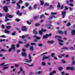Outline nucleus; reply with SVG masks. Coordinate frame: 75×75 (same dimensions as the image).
<instances>
[{
	"mask_svg": "<svg viewBox=\"0 0 75 75\" xmlns=\"http://www.w3.org/2000/svg\"><path fill=\"white\" fill-rule=\"evenodd\" d=\"M30 50H31V51H34V47H33V46H31L30 48Z\"/></svg>",
	"mask_w": 75,
	"mask_h": 75,
	"instance_id": "19",
	"label": "nucleus"
},
{
	"mask_svg": "<svg viewBox=\"0 0 75 75\" xmlns=\"http://www.w3.org/2000/svg\"><path fill=\"white\" fill-rule=\"evenodd\" d=\"M29 46H30V45L28 44L25 45V47L26 48H27V47H29Z\"/></svg>",
	"mask_w": 75,
	"mask_h": 75,
	"instance_id": "37",
	"label": "nucleus"
},
{
	"mask_svg": "<svg viewBox=\"0 0 75 75\" xmlns=\"http://www.w3.org/2000/svg\"><path fill=\"white\" fill-rule=\"evenodd\" d=\"M42 65H43V66H45V65H46V64L45 63V62H42Z\"/></svg>",
	"mask_w": 75,
	"mask_h": 75,
	"instance_id": "32",
	"label": "nucleus"
},
{
	"mask_svg": "<svg viewBox=\"0 0 75 75\" xmlns=\"http://www.w3.org/2000/svg\"><path fill=\"white\" fill-rule=\"evenodd\" d=\"M51 26H52V25H50V24L49 25H48V29H50V28H51Z\"/></svg>",
	"mask_w": 75,
	"mask_h": 75,
	"instance_id": "40",
	"label": "nucleus"
},
{
	"mask_svg": "<svg viewBox=\"0 0 75 75\" xmlns=\"http://www.w3.org/2000/svg\"><path fill=\"white\" fill-rule=\"evenodd\" d=\"M6 28L7 30H9V29L11 28V27L10 26H7L6 27Z\"/></svg>",
	"mask_w": 75,
	"mask_h": 75,
	"instance_id": "24",
	"label": "nucleus"
},
{
	"mask_svg": "<svg viewBox=\"0 0 75 75\" xmlns=\"http://www.w3.org/2000/svg\"><path fill=\"white\" fill-rule=\"evenodd\" d=\"M62 63H65V61H64V60H62Z\"/></svg>",
	"mask_w": 75,
	"mask_h": 75,
	"instance_id": "63",
	"label": "nucleus"
},
{
	"mask_svg": "<svg viewBox=\"0 0 75 75\" xmlns=\"http://www.w3.org/2000/svg\"><path fill=\"white\" fill-rule=\"evenodd\" d=\"M48 35H47V34H46L45 35H44L43 36V38L44 39H45V38H48Z\"/></svg>",
	"mask_w": 75,
	"mask_h": 75,
	"instance_id": "15",
	"label": "nucleus"
},
{
	"mask_svg": "<svg viewBox=\"0 0 75 75\" xmlns=\"http://www.w3.org/2000/svg\"><path fill=\"white\" fill-rule=\"evenodd\" d=\"M21 55H22V56H23L25 57H27V54L24 52H23L22 53Z\"/></svg>",
	"mask_w": 75,
	"mask_h": 75,
	"instance_id": "11",
	"label": "nucleus"
},
{
	"mask_svg": "<svg viewBox=\"0 0 75 75\" xmlns=\"http://www.w3.org/2000/svg\"><path fill=\"white\" fill-rule=\"evenodd\" d=\"M58 32L59 34H61V35H62L63 34V32L61 30H58Z\"/></svg>",
	"mask_w": 75,
	"mask_h": 75,
	"instance_id": "14",
	"label": "nucleus"
},
{
	"mask_svg": "<svg viewBox=\"0 0 75 75\" xmlns=\"http://www.w3.org/2000/svg\"><path fill=\"white\" fill-rule=\"evenodd\" d=\"M42 72V71H38V72H36L35 74H37V75H38V74H41Z\"/></svg>",
	"mask_w": 75,
	"mask_h": 75,
	"instance_id": "28",
	"label": "nucleus"
},
{
	"mask_svg": "<svg viewBox=\"0 0 75 75\" xmlns=\"http://www.w3.org/2000/svg\"><path fill=\"white\" fill-rule=\"evenodd\" d=\"M20 71L22 72L23 74H24V75H25V71H24L23 70V68H22L21 67L20 68Z\"/></svg>",
	"mask_w": 75,
	"mask_h": 75,
	"instance_id": "9",
	"label": "nucleus"
},
{
	"mask_svg": "<svg viewBox=\"0 0 75 75\" xmlns=\"http://www.w3.org/2000/svg\"><path fill=\"white\" fill-rule=\"evenodd\" d=\"M3 10L5 11V12H7L8 11V7L6 6H5L3 7Z\"/></svg>",
	"mask_w": 75,
	"mask_h": 75,
	"instance_id": "5",
	"label": "nucleus"
},
{
	"mask_svg": "<svg viewBox=\"0 0 75 75\" xmlns=\"http://www.w3.org/2000/svg\"><path fill=\"white\" fill-rule=\"evenodd\" d=\"M66 69L67 70H69V69H70L71 71H73V70H74V68L73 67H68L66 68Z\"/></svg>",
	"mask_w": 75,
	"mask_h": 75,
	"instance_id": "6",
	"label": "nucleus"
},
{
	"mask_svg": "<svg viewBox=\"0 0 75 75\" xmlns=\"http://www.w3.org/2000/svg\"><path fill=\"white\" fill-rule=\"evenodd\" d=\"M24 64H25L26 65H28V67H31L32 66H33L34 65V63H33V64L31 65H29V64H28L26 63H24Z\"/></svg>",
	"mask_w": 75,
	"mask_h": 75,
	"instance_id": "26",
	"label": "nucleus"
},
{
	"mask_svg": "<svg viewBox=\"0 0 75 75\" xmlns=\"http://www.w3.org/2000/svg\"><path fill=\"white\" fill-rule=\"evenodd\" d=\"M51 14L52 15H56L57 14V13L52 12L51 13Z\"/></svg>",
	"mask_w": 75,
	"mask_h": 75,
	"instance_id": "45",
	"label": "nucleus"
},
{
	"mask_svg": "<svg viewBox=\"0 0 75 75\" xmlns=\"http://www.w3.org/2000/svg\"><path fill=\"white\" fill-rule=\"evenodd\" d=\"M21 30H22L23 31H28L27 28L25 26H22Z\"/></svg>",
	"mask_w": 75,
	"mask_h": 75,
	"instance_id": "4",
	"label": "nucleus"
},
{
	"mask_svg": "<svg viewBox=\"0 0 75 75\" xmlns=\"http://www.w3.org/2000/svg\"><path fill=\"white\" fill-rule=\"evenodd\" d=\"M19 13V11H18L16 12V14H17V15H18V14Z\"/></svg>",
	"mask_w": 75,
	"mask_h": 75,
	"instance_id": "58",
	"label": "nucleus"
},
{
	"mask_svg": "<svg viewBox=\"0 0 75 75\" xmlns=\"http://www.w3.org/2000/svg\"><path fill=\"white\" fill-rule=\"evenodd\" d=\"M31 45H36V44H35V43H31Z\"/></svg>",
	"mask_w": 75,
	"mask_h": 75,
	"instance_id": "44",
	"label": "nucleus"
},
{
	"mask_svg": "<svg viewBox=\"0 0 75 75\" xmlns=\"http://www.w3.org/2000/svg\"><path fill=\"white\" fill-rule=\"evenodd\" d=\"M19 15V16H21V15H22V14H23V13H19V14H18Z\"/></svg>",
	"mask_w": 75,
	"mask_h": 75,
	"instance_id": "64",
	"label": "nucleus"
},
{
	"mask_svg": "<svg viewBox=\"0 0 75 75\" xmlns=\"http://www.w3.org/2000/svg\"><path fill=\"white\" fill-rule=\"evenodd\" d=\"M41 30L43 32H46V31H47L45 29H43L42 28L41 29Z\"/></svg>",
	"mask_w": 75,
	"mask_h": 75,
	"instance_id": "38",
	"label": "nucleus"
},
{
	"mask_svg": "<svg viewBox=\"0 0 75 75\" xmlns=\"http://www.w3.org/2000/svg\"><path fill=\"white\" fill-rule=\"evenodd\" d=\"M71 36H73L74 35H75V30H72L71 32Z\"/></svg>",
	"mask_w": 75,
	"mask_h": 75,
	"instance_id": "12",
	"label": "nucleus"
},
{
	"mask_svg": "<svg viewBox=\"0 0 75 75\" xmlns=\"http://www.w3.org/2000/svg\"><path fill=\"white\" fill-rule=\"evenodd\" d=\"M37 30H33V33L34 34H35V35H36V34H37Z\"/></svg>",
	"mask_w": 75,
	"mask_h": 75,
	"instance_id": "21",
	"label": "nucleus"
},
{
	"mask_svg": "<svg viewBox=\"0 0 75 75\" xmlns=\"http://www.w3.org/2000/svg\"><path fill=\"white\" fill-rule=\"evenodd\" d=\"M66 15V12L65 11H63L62 12V18H64L65 17V16Z\"/></svg>",
	"mask_w": 75,
	"mask_h": 75,
	"instance_id": "7",
	"label": "nucleus"
},
{
	"mask_svg": "<svg viewBox=\"0 0 75 75\" xmlns=\"http://www.w3.org/2000/svg\"><path fill=\"white\" fill-rule=\"evenodd\" d=\"M0 37H2V38H5V37H6V36H5L4 35H2L1 36H0Z\"/></svg>",
	"mask_w": 75,
	"mask_h": 75,
	"instance_id": "59",
	"label": "nucleus"
},
{
	"mask_svg": "<svg viewBox=\"0 0 75 75\" xmlns=\"http://www.w3.org/2000/svg\"><path fill=\"white\" fill-rule=\"evenodd\" d=\"M4 31L5 33H7V34H9L10 33V31L7 30H4Z\"/></svg>",
	"mask_w": 75,
	"mask_h": 75,
	"instance_id": "25",
	"label": "nucleus"
},
{
	"mask_svg": "<svg viewBox=\"0 0 75 75\" xmlns=\"http://www.w3.org/2000/svg\"><path fill=\"white\" fill-rule=\"evenodd\" d=\"M16 34V32H14L12 34V35H14Z\"/></svg>",
	"mask_w": 75,
	"mask_h": 75,
	"instance_id": "39",
	"label": "nucleus"
},
{
	"mask_svg": "<svg viewBox=\"0 0 75 75\" xmlns=\"http://www.w3.org/2000/svg\"><path fill=\"white\" fill-rule=\"evenodd\" d=\"M16 21H21V20L18 18H17L16 19Z\"/></svg>",
	"mask_w": 75,
	"mask_h": 75,
	"instance_id": "43",
	"label": "nucleus"
},
{
	"mask_svg": "<svg viewBox=\"0 0 75 75\" xmlns=\"http://www.w3.org/2000/svg\"><path fill=\"white\" fill-rule=\"evenodd\" d=\"M26 22L27 24H29V25L31 24V23L30 22H29L28 21H27Z\"/></svg>",
	"mask_w": 75,
	"mask_h": 75,
	"instance_id": "53",
	"label": "nucleus"
},
{
	"mask_svg": "<svg viewBox=\"0 0 75 75\" xmlns=\"http://www.w3.org/2000/svg\"><path fill=\"white\" fill-rule=\"evenodd\" d=\"M48 59V57L47 56H46V57H43L42 58V59L43 60H44V59Z\"/></svg>",
	"mask_w": 75,
	"mask_h": 75,
	"instance_id": "22",
	"label": "nucleus"
},
{
	"mask_svg": "<svg viewBox=\"0 0 75 75\" xmlns=\"http://www.w3.org/2000/svg\"><path fill=\"white\" fill-rule=\"evenodd\" d=\"M53 8H54L53 7V6L51 5L50 6V7L47 8V9H53Z\"/></svg>",
	"mask_w": 75,
	"mask_h": 75,
	"instance_id": "16",
	"label": "nucleus"
},
{
	"mask_svg": "<svg viewBox=\"0 0 75 75\" xmlns=\"http://www.w3.org/2000/svg\"><path fill=\"white\" fill-rule=\"evenodd\" d=\"M44 6H49V4L47 3H45Z\"/></svg>",
	"mask_w": 75,
	"mask_h": 75,
	"instance_id": "35",
	"label": "nucleus"
},
{
	"mask_svg": "<svg viewBox=\"0 0 75 75\" xmlns=\"http://www.w3.org/2000/svg\"><path fill=\"white\" fill-rule=\"evenodd\" d=\"M38 46H39V47H42V44L39 43L38 45Z\"/></svg>",
	"mask_w": 75,
	"mask_h": 75,
	"instance_id": "48",
	"label": "nucleus"
},
{
	"mask_svg": "<svg viewBox=\"0 0 75 75\" xmlns=\"http://www.w3.org/2000/svg\"><path fill=\"white\" fill-rule=\"evenodd\" d=\"M65 9H64V11H65V10H68V8L67 7V6H65Z\"/></svg>",
	"mask_w": 75,
	"mask_h": 75,
	"instance_id": "52",
	"label": "nucleus"
},
{
	"mask_svg": "<svg viewBox=\"0 0 75 75\" xmlns=\"http://www.w3.org/2000/svg\"><path fill=\"white\" fill-rule=\"evenodd\" d=\"M38 18V16H36L34 17L33 19L34 20H37Z\"/></svg>",
	"mask_w": 75,
	"mask_h": 75,
	"instance_id": "27",
	"label": "nucleus"
},
{
	"mask_svg": "<svg viewBox=\"0 0 75 75\" xmlns=\"http://www.w3.org/2000/svg\"><path fill=\"white\" fill-rule=\"evenodd\" d=\"M69 25H71V23L69 22H68L67 24V26H69Z\"/></svg>",
	"mask_w": 75,
	"mask_h": 75,
	"instance_id": "41",
	"label": "nucleus"
},
{
	"mask_svg": "<svg viewBox=\"0 0 75 75\" xmlns=\"http://www.w3.org/2000/svg\"><path fill=\"white\" fill-rule=\"evenodd\" d=\"M54 55H55V54L53 53H52L51 54V55L52 57H54Z\"/></svg>",
	"mask_w": 75,
	"mask_h": 75,
	"instance_id": "54",
	"label": "nucleus"
},
{
	"mask_svg": "<svg viewBox=\"0 0 75 75\" xmlns=\"http://www.w3.org/2000/svg\"><path fill=\"white\" fill-rule=\"evenodd\" d=\"M35 25V27H39V26H40V24L39 23H37Z\"/></svg>",
	"mask_w": 75,
	"mask_h": 75,
	"instance_id": "20",
	"label": "nucleus"
},
{
	"mask_svg": "<svg viewBox=\"0 0 75 75\" xmlns=\"http://www.w3.org/2000/svg\"><path fill=\"white\" fill-rule=\"evenodd\" d=\"M52 72L53 74H56V71L54 70Z\"/></svg>",
	"mask_w": 75,
	"mask_h": 75,
	"instance_id": "57",
	"label": "nucleus"
},
{
	"mask_svg": "<svg viewBox=\"0 0 75 75\" xmlns=\"http://www.w3.org/2000/svg\"><path fill=\"white\" fill-rule=\"evenodd\" d=\"M55 16H50V18H49V20H51L52 19V18H55Z\"/></svg>",
	"mask_w": 75,
	"mask_h": 75,
	"instance_id": "18",
	"label": "nucleus"
},
{
	"mask_svg": "<svg viewBox=\"0 0 75 75\" xmlns=\"http://www.w3.org/2000/svg\"><path fill=\"white\" fill-rule=\"evenodd\" d=\"M61 7V5H60V3H58V4L57 5V8H59Z\"/></svg>",
	"mask_w": 75,
	"mask_h": 75,
	"instance_id": "30",
	"label": "nucleus"
},
{
	"mask_svg": "<svg viewBox=\"0 0 75 75\" xmlns=\"http://www.w3.org/2000/svg\"><path fill=\"white\" fill-rule=\"evenodd\" d=\"M16 4H17L19 9H20V8H21V6H20V4H19V3H18L17 2L16 3Z\"/></svg>",
	"mask_w": 75,
	"mask_h": 75,
	"instance_id": "17",
	"label": "nucleus"
},
{
	"mask_svg": "<svg viewBox=\"0 0 75 75\" xmlns=\"http://www.w3.org/2000/svg\"><path fill=\"white\" fill-rule=\"evenodd\" d=\"M40 4L41 6H42V5H43L44 3V1H40Z\"/></svg>",
	"mask_w": 75,
	"mask_h": 75,
	"instance_id": "29",
	"label": "nucleus"
},
{
	"mask_svg": "<svg viewBox=\"0 0 75 75\" xmlns=\"http://www.w3.org/2000/svg\"><path fill=\"white\" fill-rule=\"evenodd\" d=\"M1 51H2V52H6V51L4 50L3 49H2L1 50Z\"/></svg>",
	"mask_w": 75,
	"mask_h": 75,
	"instance_id": "51",
	"label": "nucleus"
},
{
	"mask_svg": "<svg viewBox=\"0 0 75 75\" xmlns=\"http://www.w3.org/2000/svg\"><path fill=\"white\" fill-rule=\"evenodd\" d=\"M15 45H11V50H14V51H15L16 50V48H15Z\"/></svg>",
	"mask_w": 75,
	"mask_h": 75,
	"instance_id": "8",
	"label": "nucleus"
},
{
	"mask_svg": "<svg viewBox=\"0 0 75 75\" xmlns=\"http://www.w3.org/2000/svg\"><path fill=\"white\" fill-rule=\"evenodd\" d=\"M34 38H35L36 40H40L41 38L38 36H37L36 35H35L34 36Z\"/></svg>",
	"mask_w": 75,
	"mask_h": 75,
	"instance_id": "10",
	"label": "nucleus"
},
{
	"mask_svg": "<svg viewBox=\"0 0 75 75\" xmlns=\"http://www.w3.org/2000/svg\"><path fill=\"white\" fill-rule=\"evenodd\" d=\"M8 67H3L4 69H8Z\"/></svg>",
	"mask_w": 75,
	"mask_h": 75,
	"instance_id": "36",
	"label": "nucleus"
},
{
	"mask_svg": "<svg viewBox=\"0 0 75 75\" xmlns=\"http://www.w3.org/2000/svg\"><path fill=\"white\" fill-rule=\"evenodd\" d=\"M64 8V6L62 5L60 7V9L61 10H62V9H63Z\"/></svg>",
	"mask_w": 75,
	"mask_h": 75,
	"instance_id": "42",
	"label": "nucleus"
},
{
	"mask_svg": "<svg viewBox=\"0 0 75 75\" xmlns=\"http://www.w3.org/2000/svg\"><path fill=\"white\" fill-rule=\"evenodd\" d=\"M62 50H68V48H67L66 47H63L62 48Z\"/></svg>",
	"mask_w": 75,
	"mask_h": 75,
	"instance_id": "23",
	"label": "nucleus"
},
{
	"mask_svg": "<svg viewBox=\"0 0 75 75\" xmlns=\"http://www.w3.org/2000/svg\"><path fill=\"white\" fill-rule=\"evenodd\" d=\"M63 69V68L62 67H59L58 68V69L59 70V71H61V70H62V69Z\"/></svg>",
	"mask_w": 75,
	"mask_h": 75,
	"instance_id": "33",
	"label": "nucleus"
},
{
	"mask_svg": "<svg viewBox=\"0 0 75 75\" xmlns=\"http://www.w3.org/2000/svg\"><path fill=\"white\" fill-rule=\"evenodd\" d=\"M43 32L42 31V30H40L39 31V34H40V35H42V33H43Z\"/></svg>",
	"mask_w": 75,
	"mask_h": 75,
	"instance_id": "31",
	"label": "nucleus"
},
{
	"mask_svg": "<svg viewBox=\"0 0 75 75\" xmlns=\"http://www.w3.org/2000/svg\"><path fill=\"white\" fill-rule=\"evenodd\" d=\"M17 48H19L20 47V45L19 44H17L16 45Z\"/></svg>",
	"mask_w": 75,
	"mask_h": 75,
	"instance_id": "56",
	"label": "nucleus"
},
{
	"mask_svg": "<svg viewBox=\"0 0 75 75\" xmlns=\"http://www.w3.org/2000/svg\"><path fill=\"white\" fill-rule=\"evenodd\" d=\"M54 42L52 40L50 41H49L47 42V43H50V44H53Z\"/></svg>",
	"mask_w": 75,
	"mask_h": 75,
	"instance_id": "13",
	"label": "nucleus"
},
{
	"mask_svg": "<svg viewBox=\"0 0 75 75\" xmlns=\"http://www.w3.org/2000/svg\"><path fill=\"white\" fill-rule=\"evenodd\" d=\"M29 59L30 60H28V59H25V60L26 62H28L29 63H30L32 62V59H31V54H29Z\"/></svg>",
	"mask_w": 75,
	"mask_h": 75,
	"instance_id": "2",
	"label": "nucleus"
},
{
	"mask_svg": "<svg viewBox=\"0 0 75 75\" xmlns=\"http://www.w3.org/2000/svg\"><path fill=\"white\" fill-rule=\"evenodd\" d=\"M69 5L71 7H73V6H74V5L72 4H69Z\"/></svg>",
	"mask_w": 75,
	"mask_h": 75,
	"instance_id": "55",
	"label": "nucleus"
},
{
	"mask_svg": "<svg viewBox=\"0 0 75 75\" xmlns=\"http://www.w3.org/2000/svg\"><path fill=\"white\" fill-rule=\"evenodd\" d=\"M1 27L2 28H4V25H2Z\"/></svg>",
	"mask_w": 75,
	"mask_h": 75,
	"instance_id": "62",
	"label": "nucleus"
},
{
	"mask_svg": "<svg viewBox=\"0 0 75 75\" xmlns=\"http://www.w3.org/2000/svg\"><path fill=\"white\" fill-rule=\"evenodd\" d=\"M6 16H5V18H13V16L11 15H10L8 13L6 14Z\"/></svg>",
	"mask_w": 75,
	"mask_h": 75,
	"instance_id": "3",
	"label": "nucleus"
},
{
	"mask_svg": "<svg viewBox=\"0 0 75 75\" xmlns=\"http://www.w3.org/2000/svg\"><path fill=\"white\" fill-rule=\"evenodd\" d=\"M55 38L58 39V41H59V42H64L63 40H61V39H62V37H61V36L55 35Z\"/></svg>",
	"mask_w": 75,
	"mask_h": 75,
	"instance_id": "1",
	"label": "nucleus"
},
{
	"mask_svg": "<svg viewBox=\"0 0 75 75\" xmlns=\"http://www.w3.org/2000/svg\"><path fill=\"white\" fill-rule=\"evenodd\" d=\"M19 3H23V1L22 0H19Z\"/></svg>",
	"mask_w": 75,
	"mask_h": 75,
	"instance_id": "47",
	"label": "nucleus"
},
{
	"mask_svg": "<svg viewBox=\"0 0 75 75\" xmlns=\"http://www.w3.org/2000/svg\"><path fill=\"white\" fill-rule=\"evenodd\" d=\"M47 37H51L52 35V34L51 33H50L49 35L47 34Z\"/></svg>",
	"mask_w": 75,
	"mask_h": 75,
	"instance_id": "46",
	"label": "nucleus"
},
{
	"mask_svg": "<svg viewBox=\"0 0 75 75\" xmlns=\"http://www.w3.org/2000/svg\"><path fill=\"white\" fill-rule=\"evenodd\" d=\"M42 17H44V15L42 14L40 16V18H42Z\"/></svg>",
	"mask_w": 75,
	"mask_h": 75,
	"instance_id": "49",
	"label": "nucleus"
},
{
	"mask_svg": "<svg viewBox=\"0 0 75 75\" xmlns=\"http://www.w3.org/2000/svg\"><path fill=\"white\" fill-rule=\"evenodd\" d=\"M8 20H9V19L7 18L5 19V21L6 22L7 21H8Z\"/></svg>",
	"mask_w": 75,
	"mask_h": 75,
	"instance_id": "61",
	"label": "nucleus"
},
{
	"mask_svg": "<svg viewBox=\"0 0 75 75\" xmlns=\"http://www.w3.org/2000/svg\"><path fill=\"white\" fill-rule=\"evenodd\" d=\"M72 64L73 65H74L75 64V61L74 60H73L72 61Z\"/></svg>",
	"mask_w": 75,
	"mask_h": 75,
	"instance_id": "60",
	"label": "nucleus"
},
{
	"mask_svg": "<svg viewBox=\"0 0 75 75\" xmlns=\"http://www.w3.org/2000/svg\"><path fill=\"white\" fill-rule=\"evenodd\" d=\"M37 5L36 4H35L34 6L33 7L35 9L37 8Z\"/></svg>",
	"mask_w": 75,
	"mask_h": 75,
	"instance_id": "34",
	"label": "nucleus"
},
{
	"mask_svg": "<svg viewBox=\"0 0 75 75\" xmlns=\"http://www.w3.org/2000/svg\"><path fill=\"white\" fill-rule=\"evenodd\" d=\"M66 2L67 4L69 5V1H66Z\"/></svg>",
	"mask_w": 75,
	"mask_h": 75,
	"instance_id": "50",
	"label": "nucleus"
}]
</instances>
